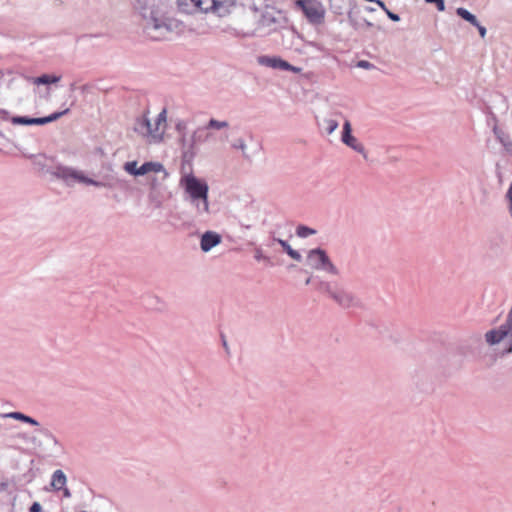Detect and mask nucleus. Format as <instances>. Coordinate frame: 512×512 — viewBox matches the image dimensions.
<instances>
[{"mask_svg": "<svg viewBox=\"0 0 512 512\" xmlns=\"http://www.w3.org/2000/svg\"><path fill=\"white\" fill-rule=\"evenodd\" d=\"M133 7L141 18L144 34L151 40H164L184 31L182 21L165 16L162 0H134Z\"/></svg>", "mask_w": 512, "mask_h": 512, "instance_id": "1", "label": "nucleus"}, {"mask_svg": "<svg viewBox=\"0 0 512 512\" xmlns=\"http://www.w3.org/2000/svg\"><path fill=\"white\" fill-rule=\"evenodd\" d=\"M179 187L183 190L184 200L198 217L210 214L209 185L205 179L196 177L192 172H183Z\"/></svg>", "mask_w": 512, "mask_h": 512, "instance_id": "2", "label": "nucleus"}, {"mask_svg": "<svg viewBox=\"0 0 512 512\" xmlns=\"http://www.w3.org/2000/svg\"><path fill=\"white\" fill-rule=\"evenodd\" d=\"M484 339L486 344L490 347H494L506 339L507 346L501 354L504 356L512 353V306L505 322L497 328L488 330L484 334Z\"/></svg>", "mask_w": 512, "mask_h": 512, "instance_id": "3", "label": "nucleus"}, {"mask_svg": "<svg viewBox=\"0 0 512 512\" xmlns=\"http://www.w3.org/2000/svg\"><path fill=\"white\" fill-rule=\"evenodd\" d=\"M202 126L197 127L190 135L183 133L179 137V144L183 159L190 161L198 152L199 146L206 143L207 135L203 133Z\"/></svg>", "mask_w": 512, "mask_h": 512, "instance_id": "4", "label": "nucleus"}, {"mask_svg": "<svg viewBox=\"0 0 512 512\" xmlns=\"http://www.w3.org/2000/svg\"><path fill=\"white\" fill-rule=\"evenodd\" d=\"M36 433H38L41 438L36 435L30 438V443L34 446V448L40 450H48V456H55L59 453L62 447L61 443L50 429L46 427H40L36 430Z\"/></svg>", "mask_w": 512, "mask_h": 512, "instance_id": "5", "label": "nucleus"}, {"mask_svg": "<svg viewBox=\"0 0 512 512\" xmlns=\"http://www.w3.org/2000/svg\"><path fill=\"white\" fill-rule=\"evenodd\" d=\"M53 175L56 178L63 180L67 185L80 182L86 185H93L95 187H105L103 182L88 178L81 171L67 166H57L53 171Z\"/></svg>", "mask_w": 512, "mask_h": 512, "instance_id": "6", "label": "nucleus"}, {"mask_svg": "<svg viewBox=\"0 0 512 512\" xmlns=\"http://www.w3.org/2000/svg\"><path fill=\"white\" fill-rule=\"evenodd\" d=\"M295 5L300 8L308 22L312 25L324 23L326 10L318 0H296Z\"/></svg>", "mask_w": 512, "mask_h": 512, "instance_id": "7", "label": "nucleus"}, {"mask_svg": "<svg viewBox=\"0 0 512 512\" xmlns=\"http://www.w3.org/2000/svg\"><path fill=\"white\" fill-rule=\"evenodd\" d=\"M306 263L312 269L322 270L332 275H338V268L332 263L326 251L315 248L308 252Z\"/></svg>", "mask_w": 512, "mask_h": 512, "instance_id": "8", "label": "nucleus"}, {"mask_svg": "<svg viewBox=\"0 0 512 512\" xmlns=\"http://www.w3.org/2000/svg\"><path fill=\"white\" fill-rule=\"evenodd\" d=\"M285 20L284 15L281 11L276 10L273 7H267L258 22L257 31L263 33H271L275 31L277 26Z\"/></svg>", "mask_w": 512, "mask_h": 512, "instance_id": "9", "label": "nucleus"}, {"mask_svg": "<svg viewBox=\"0 0 512 512\" xmlns=\"http://www.w3.org/2000/svg\"><path fill=\"white\" fill-rule=\"evenodd\" d=\"M123 169L128 174L133 176H142L150 172H162V180H165L168 177V172L165 170L164 166L159 162H145L140 167H137V161H130L124 164Z\"/></svg>", "mask_w": 512, "mask_h": 512, "instance_id": "10", "label": "nucleus"}, {"mask_svg": "<svg viewBox=\"0 0 512 512\" xmlns=\"http://www.w3.org/2000/svg\"><path fill=\"white\" fill-rule=\"evenodd\" d=\"M167 111L163 109L157 116L155 123L152 124L149 120V126L146 139L149 143H160L163 140L166 131Z\"/></svg>", "mask_w": 512, "mask_h": 512, "instance_id": "11", "label": "nucleus"}, {"mask_svg": "<svg viewBox=\"0 0 512 512\" xmlns=\"http://www.w3.org/2000/svg\"><path fill=\"white\" fill-rule=\"evenodd\" d=\"M326 292L329 296L342 308L348 309L357 305L356 297L343 289H333L330 285H326Z\"/></svg>", "mask_w": 512, "mask_h": 512, "instance_id": "12", "label": "nucleus"}, {"mask_svg": "<svg viewBox=\"0 0 512 512\" xmlns=\"http://www.w3.org/2000/svg\"><path fill=\"white\" fill-rule=\"evenodd\" d=\"M69 112V108L60 111L52 113L49 116L46 117H39V118H30L26 116H15L12 118V123L17 125H44L53 121H56L61 116L66 115Z\"/></svg>", "mask_w": 512, "mask_h": 512, "instance_id": "13", "label": "nucleus"}, {"mask_svg": "<svg viewBox=\"0 0 512 512\" xmlns=\"http://www.w3.org/2000/svg\"><path fill=\"white\" fill-rule=\"evenodd\" d=\"M258 63L260 65L272 68V69H278V70H285V71H291L293 73H300L302 71V68L296 67L288 63L286 60L280 58V57H270V56H261L258 58Z\"/></svg>", "mask_w": 512, "mask_h": 512, "instance_id": "14", "label": "nucleus"}, {"mask_svg": "<svg viewBox=\"0 0 512 512\" xmlns=\"http://www.w3.org/2000/svg\"><path fill=\"white\" fill-rule=\"evenodd\" d=\"M237 0H206L207 12L212 11L220 17L231 13Z\"/></svg>", "mask_w": 512, "mask_h": 512, "instance_id": "15", "label": "nucleus"}, {"mask_svg": "<svg viewBox=\"0 0 512 512\" xmlns=\"http://www.w3.org/2000/svg\"><path fill=\"white\" fill-rule=\"evenodd\" d=\"M341 140L345 145L362 154L364 158H367L364 146L352 135L351 123L348 120L343 124Z\"/></svg>", "mask_w": 512, "mask_h": 512, "instance_id": "16", "label": "nucleus"}, {"mask_svg": "<svg viewBox=\"0 0 512 512\" xmlns=\"http://www.w3.org/2000/svg\"><path fill=\"white\" fill-rule=\"evenodd\" d=\"M229 123L225 120H217L215 118H210L208 122L202 126L203 133L207 135L206 143H210L212 141H215L216 136L214 131H222L229 128Z\"/></svg>", "mask_w": 512, "mask_h": 512, "instance_id": "17", "label": "nucleus"}, {"mask_svg": "<svg viewBox=\"0 0 512 512\" xmlns=\"http://www.w3.org/2000/svg\"><path fill=\"white\" fill-rule=\"evenodd\" d=\"M178 9L185 14L207 13L206 0H177Z\"/></svg>", "mask_w": 512, "mask_h": 512, "instance_id": "18", "label": "nucleus"}, {"mask_svg": "<svg viewBox=\"0 0 512 512\" xmlns=\"http://www.w3.org/2000/svg\"><path fill=\"white\" fill-rule=\"evenodd\" d=\"M222 237L215 231H206L202 234L200 239V248L203 252H209L212 248L219 245Z\"/></svg>", "mask_w": 512, "mask_h": 512, "instance_id": "19", "label": "nucleus"}, {"mask_svg": "<svg viewBox=\"0 0 512 512\" xmlns=\"http://www.w3.org/2000/svg\"><path fill=\"white\" fill-rule=\"evenodd\" d=\"M355 6V0H333L329 7L334 14L342 15L344 11H351Z\"/></svg>", "mask_w": 512, "mask_h": 512, "instance_id": "20", "label": "nucleus"}, {"mask_svg": "<svg viewBox=\"0 0 512 512\" xmlns=\"http://www.w3.org/2000/svg\"><path fill=\"white\" fill-rule=\"evenodd\" d=\"M0 417L2 418H11V419H14V420H17V421H21V422H24V423H27V424H30L32 426H39V422L24 414V413H21V412H9V413H5V414H0Z\"/></svg>", "mask_w": 512, "mask_h": 512, "instance_id": "21", "label": "nucleus"}, {"mask_svg": "<svg viewBox=\"0 0 512 512\" xmlns=\"http://www.w3.org/2000/svg\"><path fill=\"white\" fill-rule=\"evenodd\" d=\"M67 483V477L65 473L62 470H56L53 472L51 477V487L55 491H60L61 489H64V486H66Z\"/></svg>", "mask_w": 512, "mask_h": 512, "instance_id": "22", "label": "nucleus"}, {"mask_svg": "<svg viewBox=\"0 0 512 512\" xmlns=\"http://www.w3.org/2000/svg\"><path fill=\"white\" fill-rule=\"evenodd\" d=\"M147 114L148 112H145L141 117H138L134 124V131L143 138H146L147 131H149V118L147 117Z\"/></svg>", "mask_w": 512, "mask_h": 512, "instance_id": "23", "label": "nucleus"}, {"mask_svg": "<svg viewBox=\"0 0 512 512\" xmlns=\"http://www.w3.org/2000/svg\"><path fill=\"white\" fill-rule=\"evenodd\" d=\"M61 76L43 74L39 77H27L28 81H31L35 85H47L59 82Z\"/></svg>", "mask_w": 512, "mask_h": 512, "instance_id": "24", "label": "nucleus"}, {"mask_svg": "<svg viewBox=\"0 0 512 512\" xmlns=\"http://www.w3.org/2000/svg\"><path fill=\"white\" fill-rule=\"evenodd\" d=\"M493 132L507 152H512V140L504 131L495 127Z\"/></svg>", "mask_w": 512, "mask_h": 512, "instance_id": "25", "label": "nucleus"}, {"mask_svg": "<svg viewBox=\"0 0 512 512\" xmlns=\"http://www.w3.org/2000/svg\"><path fill=\"white\" fill-rule=\"evenodd\" d=\"M275 241H277L281 246L282 248L285 250V252L292 258L294 259L295 261H298L300 262L302 260V256L301 254L294 250L289 244L287 241L285 240H282L280 238H274Z\"/></svg>", "mask_w": 512, "mask_h": 512, "instance_id": "26", "label": "nucleus"}, {"mask_svg": "<svg viewBox=\"0 0 512 512\" xmlns=\"http://www.w3.org/2000/svg\"><path fill=\"white\" fill-rule=\"evenodd\" d=\"M456 14L465 21L469 22L471 25L478 26V19L474 14L469 12L467 9L459 7L456 9Z\"/></svg>", "mask_w": 512, "mask_h": 512, "instance_id": "27", "label": "nucleus"}, {"mask_svg": "<svg viewBox=\"0 0 512 512\" xmlns=\"http://www.w3.org/2000/svg\"><path fill=\"white\" fill-rule=\"evenodd\" d=\"M296 234L300 238H307L309 236L315 235L316 230L305 225H299L296 229Z\"/></svg>", "mask_w": 512, "mask_h": 512, "instance_id": "28", "label": "nucleus"}, {"mask_svg": "<svg viewBox=\"0 0 512 512\" xmlns=\"http://www.w3.org/2000/svg\"><path fill=\"white\" fill-rule=\"evenodd\" d=\"M323 128L325 132L330 135L338 128V122L333 119H324Z\"/></svg>", "mask_w": 512, "mask_h": 512, "instance_id": "29", "label": "nucleus"}, {"mask_svg": "<svg viewBox=\"0 0 512 512\" xmlns=\"http://www.w3.org/2000/svg\"><path fill=\"white\" fill-rule=\"evenodd\" d=\"M231 146H232L233 148H235V149H239V150H241V151L243 152V154H245V151H246L247 146H246L245 141H244L242 138L235 139V140L232 142Z\"/></svg>", "mask_w": 512, "mask_h": 512, "instance_id": "30", "label": "nucleus"}, {"mask_svg": "<svg viewBox=\"0 0 512 512\" xmlns=\"http://www.w3.org/2000/svg\"><path fill=\"white\" fill-rule=\"evenodd\" d=\"M507 202H508V211L510 216L512 217V183L509 186V189L505 196Z\"/></svg>", "mask_w": 512, "mask_h": 512, "instance_id": "31", "label": "nucleus"}, {"mask_svg": "<svg viewBox=\"0 0 512 512\" xmlns=\"http://www.w3.org/2000/svg\"><path fill=\"white\" fill-rule=\"evenodd\" d=\"M356 66L358 68H362V69H366V70H370V69H374L375 68L374 64H372L371 62L366 61V60L358 61Z\"/></svg>", "mask_w": 512, "mask_h": 512, "instance_id": "32", "label": "nucleus"}, {"mask_svg": "<svg viewBox=\"0 0 512 512\" xmlns=\"http://www.w3.org/2000/svg\"><path fill=\"white\" fill-rule=\"evenodd\" d=\"M348 21L353 28H355V29L361 28V24L355 19L352 11H348Z\"/></svg>", "mask_w": 512, "mask_h": 512, "instance_id": "33", "label": "nucleus"}, {"mask_svg": "<svg viewBox=\"0 0 512 512\" xmlns=\"http://www.w3.org/2000/svg\"><path fill=\"white\" fill-rule=\"evenodd\" d=\"M426 3L429 4H436L438 11L443 12L445 11V3L444 0H425Z\"/></svg>", "mask_w": 512, "mask_h": 512, "instance_id": "34", "label": "nucleus"}, {"mask_svg": "<svg viewBox=\"0 0 512 512\" xmlns=\"http://www.w3.org/2000/svg\"><path fill=\"white\" fill-rule=\"evenodd\" d=\"M186 123L184 121H179L177 124H176V131L180 134V137L182 136L183 133H186Z\"/></svg>", "mask_w": 512, "mask_h": 512, "instance_id": "35", "label": "nucleus"}, {"mask_svg": "<svg viewBox=\"0 0 512 512\" xmlns=\"http://www.w3.org/2000/svg\"><path fill=\"white\" fill-rule=\"evenodd\" d=\"M149 185H150V190H152V194L157 192L158 187H159V182H158L156 177H154V178H152L150 180V184Z\"/></svg>", "mask_w": 512, "mask_h": 512, "instance_id": "36", "label": "nucleus"}, {"mask_svg": "<svg viewBox=\"0 0 512 512\" xmlns=\"http://www.w3.org/2000/svg\"><path fill=\"white\" fill-rule=\"evenodd\" d=\"M385 13H386V15L388 16V18H389L390 20H392V21H394V22H398V21H400V17H399V15H398V14H396V13H394V12H392V11H390L389 9H388V10H386V12H385Z\"/></svg>", "mask_w": 512, "mask_h": 512, "instance_id": "37", "label": "nucleus"}, {"mask_svg": "<svg viewBox=\"0 0 512 512\" xmlns=\"http://www.w3.org/2000/svg\"><path fill=\"white\" fill-rule=\"evenodd\" d=\"M148 197L152 202H156L157 206L161 205V201L158 199V191L152 195V190H150Z\"/></svg>", "mask_w": 512, "mask_h": 512, "instance_id": "38", "label": "nucleus"}, {"mask_svg": "<svg viewBox=\"0 0 512 512\" xmlns=\"http://www.w3.org/2000/svg\"><path fill=\"white\" fill-rule=\"evenodd\" d=\"M254 257H255V259H256V260H258V261H259V260H268V259H269L268 257H266V256H264V255H263V252H262V250H260V249H256V250H255V255H254Z\"/></svg>", "mask_w": 512, "mask_h": 512, "instance_id": "39", "label": "nucleus"}, {"mask_svg": "<svg viewBox=\"0 0 512 512\" xmlns=\"http://www.w3.org/2000/svg\"><path fill=\"white\" fill-rule=\"evenodd\" d=\"M41 510L42 507L38 502H34L29 509L30 512H41Z\"/></svg>", "mask_w": 512, "mask_h": 512, "instance_id": "40", "label": "nucleus"}, {"mask_svg": "<svg viewBox=\"0 0 512 512\" xmlns=\"http://www.w3.org/2000/svg\"><path fill=\"white\" fill-rule=\"evenodd\" d=\"M477 29H478V32L480 34V36L482 38H484L486 36V33H487V30L484 26H482L479 22H478V26H475Z\"/></svg>", "mask_w": 512, "mask_h": 512, "instance_id": "41", "label": "nucleus"}, {"mask_svg": "<svg viewBox=\"0 0 512 512\" xmlns=\"http://www.w3.org/2000/svg\"><path fill=\"white\" fill-rule=\"evenodd\" d=\"M60 491L63 492V496L66 497V498H70L71 497V492L68 488H66V486H64V489H61Z\"/></svg>", "mask_w": 512, "mask_h": 512, "instance_id": "42", "label": "nucleus"}, {"mask_svg": "<svg viewBox=\"0 0 512 512\" xmlns=\"http://www.w3.org/2000/svg\"><path fill=\"white\" fill-rule=\"evenodd\" d=\"M375 3H376L377 5H379V6H380V7H381L385 12H386V10H388V8L386 7V5H385V3H384L383 1H381V0H375Z\"/></svg>", "mask_w": 512, "mask_h": 512, "instance_id": "43", "label": "nucleus"}, {"mask_svg": "<svg viewBox=\"0 0 512 512\" xmlns=\"http://www.w3.org/2000/svg\"><path fill=\"white\" fill-rule=\"evenodd\" d=\"M362 26H364V27H366V28H370V27H372V26H373V24H372L370 21H368V20L364 19V20H363V24L361 25V27H362Z\"/></svg>", "mask_w": 512, "mask_h": 512, "instance_id": "44", "label": "nucleus"}, {"mask_svg": "<svg viewBox=\"0 0 512 512\" xmlns=\"http://www.w3.org/2000/svg\"><path fill=\"white\" fill-rule=\"evenodd\" d=\"M308 45L313 46V47H315V48H317V49L321 50L320 45H319V44H317V43H315V42H308Z\"/></svg>", "mask_w": 512, "mask_h": 512, "instance_id": "45", "label": "nucleus"}, {"mask_svg": "<svg viewBox=\"0 0 512 512\" xmlns=\"http://www.w3.org/2000/svg\"><path fill=\"white\" fill-rule=\"evenodd\" d=\"M227 139H228V135H227V133H226V132H223L222 136L220 137V140H221V141H227Z\"/></svg>", "mask_w": 512, "mask_h": 512, "instance_id": "46", "label": "nucleus"}, {"mask_svg": "<svg viewBox=\"0 0 512 512\" xmlns=\"http://www.w3.org/2000/svg\"><path fill=\"white\" fill-rule=\"evenodd\" d=\"M70 89L75 90V84H71Z\"/></svg>", "mask_w": 512, "mask_h": 512, "instance_id": "47", "label": "nucleus"}, {"mask_svg": "<svg viewBox=\"0 0 512 512\" xmlns=\"http://www.w3.org/2000/svg\"><path fill=\"white\" fill-rule=\"evenodd\" d=\"M311 279L308 278L306 281H305V284L308 285L310 283Z\"/></svg>", "mask_w": 512, "mask_h": 512, "instance_id": "48", "label": "nucleus"}, {"mask_svg": "<svg viewBox=\"0 0 512 512\" xmlns=\"http://www.w3.org/2000/svg\"><path fill=\"white\" fill-rule=\"evenodd\" d=\"M368 10L372 12V11H374V8L369 7Z\"/></svg>", "mask_w": 512, "mask_h": 512, "instance_id": "49", "label": "nucleus"}, {"mask_svg": "<svg viewBox=\"0 0 512 512\" xmlns=\"http://www.w3.org/2000/svg\"><path fill=\"white\" fill-rule=\"evenodd\" d=\"M333 0H330V2H332Z\"/></svg>", "mask_w": 512, "mask_h": 512, "instance_id": "50", "label": "nucleus"}]
</instances>
